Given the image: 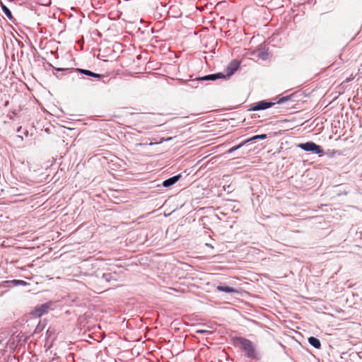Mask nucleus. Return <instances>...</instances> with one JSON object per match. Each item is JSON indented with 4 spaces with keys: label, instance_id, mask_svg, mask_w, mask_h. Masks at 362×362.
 Returning a JSON list of instances; mask_svg holds the SVG:
<instances>
[{
    "label": "nucleus",
    "instance_id": "obj_1",
    "mask_svg": "<svg viewBox=\"0 0 362 362\" xmlns=\"http://www.w3.org/2000/svg\"><path fill=\"white\" fill-rule=\"evenodd\" d=\"M244 60L238 61L234 59L231 61L226 68L224 73H216L209 74L203 77L197 78L192 82H197L198 81H215L219 78H230L240 67V64L243 63Z\"/></svg>",
    "mask_w": 362,
    "mask_h": 362
},
{
    "label": "nucleus",
    "instance_id": "obj_2",
    "mask_svg": "<svg viewBox=\"0 0 362 362\" xmlns=\"http://www.w3.org/2000/svg\"><path fill=\"white\" fill-rule=\"evenodd\" d=\"M55 70L57 71H62V72H67V73L78 72L81 74H84L86 76L96 78H100L102 77L101 74H96L90 70L83 69L57 68V69H55Z\"/></svg>",
    "mask_w": 362,
    "mask_h": 362
},
{
    "label": "nucleus",
    "instance_id": "obj_3",
    "mask_svg": "<svg viewBox=\"0 0 362 362\" xmlns=\"http://www.w3.org/2000/svg\"><path fill=\"white\" fill-rule=\"evenodd\" d=\"M298 146L305 151H310L320 156L323 153L322 147L313 141L300 144Z\"/></svg>",
    "mask_w": 362,
    "mask_h": 362
},
{
    "label": "nucleus",
    "instance_id": "obj_4",
    "mask_svg": "<svg viewBox=\"0 0 362 362\" xmlns=\"http://www.w3.org/2000/svg\"><path fill=\"white\" fill-rule=\"evenodd\" d=\"M236 346L241 348L247 357H249V341L243 337H236L234 339Z\"/></svg>",
    "mask_w": 362,
    "mask_h": 362
},
{
    "label": "nucleus",
    "instance_id": "obj_5",
    "mask_svg": "<svg viewBox=\"0 0 362 362\" xmlns=\"http://www.w3.org/2000/svg\"><path fill=\"white\" fill-rule=\"evenodd\" d=\"M49 306V303H44L39 306H36L35 309L32 311L31 314L35 317H40L47 312Z\"/></svg>",
    "mask_w": 362,
    "mask_h": 362
},
{
    "label": "nucleus",
    "instance_id": "obj_6",
    "mask_svg": "<svg viewBox=\"0 0 362 362\" xmlns=\"http://www.w3.org/2000/svg\"><path fill=\"white\" fill-rule=\"evenodd\" d=\"M274 105V103L267 102V101H260L257 103L254 104L252 106H250V111H257L261 110H265L269 108Z\"/></svg>",
    "mask_w": 362,
    "mask_h": 362
},
{
    "label": "nucleus",
    "instance_id": "obj_7",
    "mask_svg": "<svg viewBox=\"0 0 362 362\" xmlns=\"http://www.w3.org/2000/svg\"><path fill=\"white\" fill-rule=\"evenodd\" d=\"M181 177L180 175H175L173 177H171L163 182V186L165 187H169L174 184H175Z\"/></svg>",
    "mask_w": 362,
    "mask_h": 362
},
{
    "label": "nucleus",
    "instance_id": "obj_8",
    "mask_svg": "<svg viewBox=\"0 0 362 362\" xmlns=\"http://www.w3.org/2000/svg\"><path fill=\"white\" fill-rule=\"evenodd\" d=\"M261 354L250 342V359L260 360Z\"/></svg>",
    "mask_w": 362,
    "mask_h": 362
},
{
    "label": "nucleus",
    "instance_id": "obj_9",
    "mask_svg": "<svg viewBox=\"0 0 362 362\" xmlns=\"http://www.w3.org/2000/svg\"><path fill=\"white\" fill-rule=\"evenodd\" d=\"M308 342L310 343V345H312L316 349H320L321 347V343L320 340L314 337H309Z\"/></svg>",
    "mask_w": 362,
    "mask_h": 362
},
{
    "label": "nucleus",
    "instance_id": "obj_10",
    "mask_svg": "<svg viewBox=\"0 0 362 362\" xmlns=\"http://www.w3.org/2000/svg\"><path fill=\"white\" fill-rule=\"evenodd\" d=\"M217 290L226 293H233L235 291V290L233 288L224 285L218 286Z\"/></svg>",
    "mask_w": 362,
    "mask_h": 362
},
{
    "label": "nucleus",
    "instance_id": "obj_11",
    "mask_svg": "<svg viewBox=\"0 0 362 362\" xmlns=\"http://www.w3.org/2000/svg\"><path fill=\"white\" fill-rule=\"evenodd\" d=\"M0 6L6 17L10 20L13 19V16L9 8L7 6H6L2 2L0 3Z\"/></svg>",
    "mask_w": 362,
    "mask_h": 362
},
{
    "label": "nucleus",
    "instance_id": "obj_12",
    "mask_svg": "<svg viewBox=\"0 0 362 362\" xmlns=\"http://www.w3.org/2000/svg\"><path fill=\"white\" fill-rule=\"evenodd\" d=\"M102 277L107 282H110L112 280L116 281L115 275L111 273H103Z\"/></svg>",
    "mask_w": 362,
    "mask_h": 362
},
{
    "label": "nucleus",
    "instance_id": "obj_13",
    "mask_svg": "<svg viewBox=\"0 0 362 362\" xmlns=\"http://www.w3.org/2000/svg\"><path fill=\"white\" fill-rule=\"evenodd\" d=\"M5 284H11L13 286H19V285H25L26 283L23 280H11V281H6Z\"/></svg>",
    "mask_w": 362,
    "mask_h": 362
},
{
    "label": "nucleus",
    "instance_id": "obj_14",
    "mask_svg": "<svg viewBox=\"0 0 362 362\" xmlns=\"http://www.w3.org/2000/svg\"><path fill=\"white\" fill-rule=\"evenodd\" d=\"M267 138V135L265 134L252 136H250V143L255 142L257 139H265Z\"/></svg>",
    "mask_w": 362,
    "mask_h": 362
},
{
    "label": "nucleus",
    "instance_id": "obj_15",
    "mask_svg": "<svg viewBox=\"0 0 362 362\" xmlns=\"http://www.w3.org/2000/svg\"><path fill=\"white\" fill-rule=\"evenodd\" d=\"M44 327H45L44 325H41V323H39L35 329V334L40 333L44 329Z\"/></svg>",
    "mask_w": 362,
    "mask_h": 362
},
{
    "label": "nucleus",
    "instance_id": "obj_16",
    "mask_svg": "<svg viewBox=\"0 0 362 362\" xmlns=\"http://www.w3.org/2000/svg\"><path fill=\"white\" fill-rule=\"evenodd\" d=\"M197 333H199V334H204V333H209L210 332L209 330H206V329H197L196 331Z\"/></svg>",
    "mask_w": 362,
    "mask_h": 362
},
{
    "label": "nucleus",
    "instance_id": "obj_17",
    "mask_svg": "<svg viewBox=\"0 0 362 362\" xmlns=\"http://www.w3.org/2000/svg\"><path fill=\"white\" fill-rule=\"evenodd\" d=\"M241 147V145H238V146H233L232 147L230 150H229V152H233L237 149H238L239 148Z\"/></svg>",
    "mask_w": 362,
    "mask_h": 362
},
{
    "label": "nucleus",
    "instance_id": "obj_18",
    "mask_svg": "<svg viewBox=\"0 0 362 362\" xmlns=\"http://www.w3.org/2000/svg\"><path fill=\"white\" fill-rule=\"evenodd\" d=\"M284 100H285V98H282V99H281V100L279 101V103H282V102H284Z\"/></svg>",
    "mask_w": 362,
    "mask_h": 362
},
{
    "label": "nucleus",
    "instance_id": "obj_19",
    "mask_svg": "<svg viewBox=\"0 0 362 362\" xmlns=\"http://www.w3.org/2000/svg\"><path fill=\"white\" fill-rule=\"evenodd\" d=\"M267 54H264V53H262V58L264 59V55H266Z\"/></svg>",
    "mask_w": 362,
    "mask_h": 362
},
{
    "label": "nucleus",
    "instance_id": "obj_20",
    "mask_svg": "<svg viewBox=\"0 0 362 362\" xmlns=\"http://www.w3.org/2000/svg\"><path fill=\"white\" fill-rule=\"evenodd\" d=\"M54 75H55L57 76V78H59V76H58L56 73H53Z\"/></svg>",
    "mask_w": 362,
    "mask_h": 362
},
{
    "label": "nucleus",
    "instance_id": "obj_21",
    "mask_svg": "<svg viewBox=\"0 0 362 362\" xmlns=\"http://www.w3.org/2000/svg\"><path fill=\"white\" fill-rule=\"evenodd\" d=\"M358 71L362 72V64H361V68H360V69H358Z\"/></svg>",
    "mask_w": 362,
    "mask_h": 362
},
{
    "label": "nucleus",
    "instance_id": "obj_22",
    "mask_svg": "<svg viewBox=\"0 0 362 362\" xmlns=\"http://www.w3.org/2000/svg\"><path fill=\"white\" fill-rule=\"evenodd\" d=\"M49 332H50V331H49V329H48V330H47V334H49Z\"/></svg>",
    "mask_w": 362,
    "mask_h": 362
},
{
    "label": "nucleus",
    "instance_id": "obj_23",
    "mask_svg": "<svg viewBox=\"0 0 362 362\" xmlns=\"http://www.w3.org/2000/svg\"><path fill=\"white\" fill-rule=\"evenodd\" d=\"M1 343V341H0V344Z\"/></svg>",
    "mask_w": 362,
    "mask_h": 362
}]
</instances>
